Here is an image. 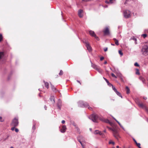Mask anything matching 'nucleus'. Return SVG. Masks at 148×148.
Segmentation results:
<instances>
[{
  "label": "nucleus",
  "instance_id": "9",
  "mask_svg": "<svg viewBox=\"0 0 148 148\" xmlns=\"http://www.w3.org/2000/svg\"><path fill=\"white\" fill-rule=\"evenodd\" d=\"M83 42L86 44V47L87 49L89 51H90L92 50L91 47L90 46L89 43L85 40V41H83Z\"/></svg>",
  "mask_w": 148,
  "mask_h": 148
},
{
  "label": "nucleus",
  "instance_id": "10",
  "mask_svg": "<svg viewBox=\"0 0 148 148\" xmlns=\"http://www.w3.org/2000/svg\"><path fill=\"white\" fill-rule=\"evenodd\" d=\"M57 106L58 108L60 110L62 106V101L60 99L58 100V101L57 104Z\"/></svg>",
  "mask_w": 148,
  "mask_h": 148
},
{
  "label": "nucleus",
  "instance_id": "8",
  "mask_svg": "<svg viewBox=\"0 0 148 148\" xmlns=\"http://www.w3.org/2000/svg\"><path fill=\"white\" fill-rule=\"evenodd\" d=\"M78 106L80 107H86L88 106V104L87 103H84L83 101H79L78 102Z\"/></svg>",
  "mask_w": 148,
  "mask_h": 148
},
{
  "label": "nucleus",
  "instance_id": "28",
  "mask_svg": "<svg viewBox=\"0 0 148 148\" xmlns=\"http://www.w3.org/2000/svg\"><path fill=\"white\" fill-rule=\"evenodd\" d=\"M111 86H112L113 90L116 92V91H117V90L113 86L112 84Z\"/></svg>",
  "mask_w": 148,
  "mask_h": 148
},
{
  "label": "nucleus",
  "instance_id": "29",
  "mask_svg": "<svg viewBox=\"0 0 148 148\" xmlns=\"http://www.w3.org/2000/svg\"><path fill=\"white\" fill-rule=\"evenodd\" d=\"M76 128L77 129V132H79V134H80L81 132H80L79 129L78 127H76Z\"/></svg>",
  "mask_w": 148,
  "mask_h": 148
},
{
  "label": "nucleus",
  "instance_id": "34",
  "mask_svg": "<svg viewBox=\"0 0 148 148\" xmlns=\"http://www.w3.org/2000/svg\"><path fill=\"white\" fill-rule=\"evenodd\" d=\"M111 75L112 76L116 78H117V77L113 73H111Z\"/></svg>",
  "mask_w": 148,
  "mask_h": 148
},
{
  "label": "nucleus",
  "instance_id": "45",
  "mask_svg": "<svg viewBox=\"0 0 148 148\" xmlns=\"http://www.w3.org/2000/svg\"><path fill=\"white\" fill-rule=\"evenodd\" d=\"M15 131L16 132H18L19 130H18V129L17 128H15Z\"/></svg>",
  "mask_w": 148,
  "mask_h": 148
},
{
  "label": "nucleus",
  "instance_id": "19",
  "mask_svg": "<svg viewBox=\"0 0 148 148\" xmlns=\"http://www.w3.org/2000/svg\"><path fill=\"white\" fill-rule=\"evenodd\" d=\"M113 40L115 41V44L116 45H119V41L118 40H117L115 38H113Z\"/></svg>",
  "mask_w": 148,
  "mask_h": 148
},
{
  "label": "nucleus",
  "instance_id": "25",
  "mask_svg": "<svg viewBox=\"0 0 148 148\" xmlns=\"http://www.w3.org/2000/svg\"><path fill=\"white\" fill-rule=\"evenodd\" d=\"M116 94L119 96L121 97L122 98V96H121V93L118 92L117 91H116Z\"/></svg>",
  "mask_w": 148,
  "mask_h": 148
},
{
  "label": "nucleus",
  "instance_id": "55",
  "mask_svg": "<svg viewBox=\"0 0 148 148\" xmlns=\"http://www.w3.org/2000/svg\"><path fill=\"white\" fill-rule=\"evenodd\" d=\"M65 123V121L64 120H62V124H64Z\"/></svg>",
  "mask_w": 148,
  "mask_h": 148
},
{
  "label": "nucleus",
  "instance_id": "2",
  "mask_svg": "<svg viewBox=\"0 0 148 148\" xmlns=\"http://www.w3.org/2000/svg\"><path fill=\"white\" fill-rule=\"evenodd\" d=\"M136 101L138 105L140 108H145L148 114V109L143 103H141L138 99H136Z\"/></svg>",
  "mask_w": 148,
  "mask_h": 148
},
{
  "label": "nucleus",
  "instance_id": "38",
  "mask_svg": "<svg viewBox=\"0 0 148 148\" xmlns=\"http://www.w3.org/2000/svg\"><path fill=\"white\" fill-rule=\"evenodd\" d=\"M119 54L121 56H122L123 55V53L121 51L119 50Z\"/></svg>",
  "mask_w": 148,
  "mask_h": 148
},
{
  "label": "nucleus",
  "instance_id": "15",
  "mask_svg": "<svg viewBox=\"0 0 148 148\" xmlns=\"http://www.w3.org/2000/svg\"><path fill=\"white\" fill-rule=\"evenodd\" d=\"M83 12V10H79L78 11V14L79 16L80 17H82L83 15L81 14V13Z\"/></svg>",
  "mask_w": 148,
  "mask_h": 148
},
{
  "label": "nucleus",
  "instance_id": "42",
  "mask_svg": "<svg viewBox=\"0 0 148 148\" xmlns=\"http://www.w3.org/2000/svg\"><path fill=\"white\" fill-rule=\"evenodd\" d=\"M35 124H33V126L32 128V129L34 130L35 129Z\"/></svg>",
  "mask_w": 148,
  "mask_h": 148
},
{
  "label": "nucleus",
  "instance_id": "47",
  "mask_svg": "<svg viewBox=\"0 0 148 148\" xmlns=\"http://www.w3.org/2000/svg\"><path fill=\"white\" fill-rule=\"evenodd\" d=\"M133 40H134L135 41V43L136 44V38H133Z\"/></svg>",
  "mask_w": 148,
  "mask_h": 148
},
{
  "label": "nucleus",
  "instance_id": "50",
  "mask_svg": "<svg viewBox=\"0 0 148 148\" xmlns=\"http://www.w3.org/2000/svg\"><path fill=\"white\" fill-rule=\"evenodd\" d=\"M2 118L1 116H0V121L1 122L3 121V120H2Z\"/></svg>",
  "mask_w": 148,
  "mask_h": 148
},
{
  "label": "nucleus",
  "instance_id": "6",
  "mask_svg": "<svg viewBox=\"0 0 148 148\" xmlns=\"http://www.w3.org/2000/svg\"><path fill=\"white\" fill-rule=\"evenodd\" d=\"M89 118L91 119L93 122H97V120L98 118V115L95 114H93L90 116L89 117Z\"/></svg>",
  "mask_w": 148,
  "mask_h": 148
},
{
  "label": "nucleus",
  "instance_id": "60",
  "mask_svg": "<svg viewBox=\"0 0 148 148\" xmlns=\"http://www.w3.org/2000/svg\"><path fill=\"white\" fill-rule=\"evenodd\" d=\"M79 143H80V144H81V145H82V144H82V142H81V141L80 142H79Z\"/></svg>",
  "mask_w": 148,
  "mask_h": 148
},
{
  "label": "nucleus",
  "instance_id": "18",
  "mask_svg": "<svg viewBox=\"0 0 148 148\" xmlns=\"http://www.w3.org/2000/svg\"><path fill=\"white\" fill-rule=\"evenodd\" d=\"M43 82L45 83V86L47 89H48L49 88V83L47 82H45L44 80Z\"/></svg>",
  "mask_w": 148,
  "mask_h": 148
},
{
  "label": "nucleus",
  "instance_id": "24",
  "mask_svg": "<svg viewBox=\"0 0 148 148\" xmlns=\"http://www.w3.org/2000/svg\"><path fill=\"white\" fill-rule=\"evenodd\" d=\"M71 123L74 127H75V128H76V127H77V124L75 123L74 122H71Z\"/></svg>",
  "mask_w": 148,
  "mask_h": 148
},
{
  "label": "nucleus",
  "instance_id": "14",
  "mask_svg": "<svg viewBox=\"0 0 148 148\" xmlns=\"http://www.w3.org/2000/svg\"><path fill=\"white\" fill-rule=\"evenodd\" d=\"M50 101L52 102L53 104L55 103V99L54 96H51L49 99Z\"/></svg>",
  "mask_w": 148,
  "mask_h": 148
},
{
  "label": "nucleus",
  "instance_id": "32",
  "mask_svg": "<svg viewBox=\"0 0 148 148\" xmlns=\"http://www.w3.org/2000/svg\"><path fill=\"white\" fill-rule=\"evenodd\" d=\"M147 34H144L142 35V36H143V37L145 38V37H146L147 36Z\"/></svg>",
  "mask_w": 148,
  "mask_h": 148
},
{
  "label": "nucleus",
  "instance_id": "7",
  "mask_svg": "<svg viewBox=\"0 0 148 148\" xmlns=\"http://www.w3.org/2000/svg\"><path fill=\"white\" fill-rule=\"evenodd\" d=\"M91 66L94 69L97 70L99 73L101 74L102 73V70L99 67L95 64H92V63H91Z\"/></svg>",
  "mask_w": 148,
  "mask_h": 148
},
{
  "label": "nucleus",
  "instance_id": "35",
  "mask_svg": "<svg viewBox=\"0 0 148 148\" xmlns=\"http://www.w3.org/2000/svg\"><path fill=\"white\" fill-rule=\"evenodd\" d=\"M134 65L135 66H139V65L136 62L134 63Z\"/></svg>",
  "mask_w": 148,
  "mask_h": 148
},
{
  "label": "nucleus",
  "instance_id": "31",
  "mask_svg": "<svg viewBox=\"0 0 148 148\" xmlns=\"http://www.w3.org/2000/svg\"><path fill=\"white\" fill-rule=\"evenodd\" d=\"M139 79L141 80L142 82H144V79L142 77H139Z\"/></svg>",
  "mask_w": 148,
  "mask_h": 148
},
{
  "label": "nucleus",
  "instance_id": "59",
  "mask_svg": "<svg viewBox=\"0 0 148 148\" xmlns=\"http://www.w3.org/2000/svg\"><path fill=\"white\" fill-rule=\"evenodd\" d=\"M82 147L83 148H85V146H84L82 144Z\"/></svg>",
  "mask_w": 148,
  "mask_h": 148
},
{
  "label": "nucleus",
  "instance_id": "57",
  "mask_svg": "<svg viewBox=\"0 0 148 148\" xmlns=\"http://www.w3.org/2000/svg\"><path fill=\"white\" fill-rule=\"evenodd\" d=\"M44 108L45 110H47V106H44Z\"/></svg>",
  "mask_w": 148,
  "mask_h": 148
},
{
  "label": "nucleus",
  "instance_id": "48",
  "mask_svg": "<svg viewBox=\"0 0 148 148\" xmlns=\"http://www.w3.org/2000/svg\"><path fill=\"white\" fill-rule=\"evenodd\" d=\"M104 59V58L103 57H102L100 58V60L101 61L102 60Z\"/></svg>",
  "mask_w": 148,
  "mask_h": 148
},
{
  "label": "nucleus",
  "instance_id": "22",
  "mask_svg": "<svg viewBox=\"0 0 148 148\" xmlns=\"http://www.w3.org/2000/svg\"><path fill=\"white\" fill-rule=\"evenodd\" d=\"M51 88L52 89V90L53 91H55L56 90V88L54 87V86L52 85L51 83Z\"/></svg>",
  "mask_w": 148,
  "mask_h": 148
},
{
  "label": "nucleus",
  "instance_id": "39",
  "mask_svg": "<svg viewBox=\"0 0 148 148\" xmlns=\"http://www.w3.org/2000/svg\"><path fill=\"white\" fill-rule=\"evenodd\" d=\"M99 131L98 130H96L94 132V133L95 134H99Z\"/></svg>",
  "mask_w": 148,
  "mask_h": 148
},
{
  "label": "nucleus",
  "instance_id": "20",
  "mask_svg": "<svg viewBox=\"0 0 148 148\" xmlns=\"http://www.w3.org/2000/svg\"><path fill=\"white\" fill-rule=\"evenodd\" d=\"M103 78L104 79H105V80L106 81L108 85L109 86H110L112 85V84H111V83H109L107 79H106V78H105L104 77H103Z\"/></svg>",
  "mask_w": 148,
  "mask_h": 148
},
{
  "label": "nucleus",
  "instance_id": "53",
  "mask_svg": "<svg viewBox=\"0 0 148 148\" xmlns=\"http://www.w3.org/2000/svg\"><path fill=\"white\" fill-rule=\"evenodd\" d=\"M143 99L145 100H146L147 99V97H143Z\"/></svg>",
  "mask_w": 148,
  "mask_h": 148
},
{
  "label": "nucleus",
  "instance_id": "52",
  "mask_svg": "<svg viewBox=\"0 0 148 148\" xmlns=\"http://www.w3.org/2000/svg\"><path fill=\"white\" fill-rule=\"evenodd\" d=\"M84 2H87L90 1H91V0H82Z\"/></svg>",
  "mask_w": 148,
  "mask_h": 148
},
{
  "label": "nucleus",
  "instance_id": "64",
  "mask_svg": "<svg viewBox=\"0 0 148 148\" xmlns=\"http://www.w3.org/2000/svg\"><path fill=\"white\" fill-rule=\"evenodd\" d=\"M121 127V128H122L123 130H124V128L123 127V126H122V127Z\"/></svg>",
  "mask_w": 148,
  "mask_h": 148
},
{
  "label": "nucleus",
  "instance_id": "40",
  "mask_svg": "<svg viewBox=\"0 0 148 148\" xmlns=\"http://www.w3.org/2000/svg\"><path fill=\"white\" fill-rule=\"evenodd\" d=\"M94 37H95V38L98 40H99V38L97 37L96 35H95L94 36Z\"/></svg>",
  "mask_w": 148,
  "mask_h": 148
},
{
  "label": "nucleus",
  "instance_id": "1",
  "mask_svg": "<svg viewBox=\"0 0 148 148\" xmlns=\"http://www.w3.org/2000/svg\"><path fill=\"white\" fill-rule=\"evenodd\" d=\"M142 54L144 56H146L148 55V46L145 45L141 49Z\"/></svg>",
  "mask_w": 148,
  "mask_h": 148
},
{
  "label": "nucleus",
  "instance_id": "23",
  "mask_svg": "<svg viewBox=\"0 0 148 148\" xmlns=\"http://www.w3.org/2000/svg\"><path fill=\"white\" fill-rule=\"evenodd\" d=\"M3 56V52H0V59H1Z\"/></svg>",
  "mask_w": 148,
  "mask_h": 148
},
{
  "label": "nucleus",
  "instance_id": "16",
  "mask_svg": "<svg viewBox=\"0 0 148 148\" xmlns=\"http://www.w3.org/2000/svg\"><path fill=\"white\" fill-rule=\"evenodd\" d=\"M89 34L91 36L93 37L96 35L94 32L91 30L89 31Z\"/></svg>",
  "mask_w": 148,
  "mask_h": 148
},
{
  "label": "nucleus",
  "instance_id": "26",
  "mask_svg": "<svg viewBox=\"0 0 148 148\" xmlns=\"http://www.w3.org/2000/svg\"><path fill=\"white\" fill-rule=\"evenodd\" d=\"M115 120V121L118 123L121 127H122V125L117 120H116L115 118H113Z\"/></svg>",
  "mask_w": 148,
  "mask_h": 148
},
{
  "label": "nucleus",
  "instance_id": "4",
  "mask_svg": "<svg viewBox=\"0 0 148 148\" xmlns=\"http://www.w3.org/2000/svg\"><path fill=\"white\" fill-rule=\"evenodd\" d=\"M109 129L112 131L113 132V135L114 137L116 139H118L119 137V135L118 134L117 131L115 128H112L111 127L109 128Z\"/></svg>",
  "mask_w": 148,
  "mask_h": 148
},
{
  "label": "nucleus",
  "instance_id": "13",
  "mask_svg": "<svg viewBox=\"0 0 148 148\" xmlns=\"http://www.w3.org/2000/svg\"><path fill=\"white\" fill-rule=\"evenodd\" d=\"M66 129V125H64L62 126V129L60 130V131L61 132L64 133Z\"/></svg>",
  "mask_w": 148,
  "mask_h": 148
},
{
  "label": "nucleus",
  "instance_id": "5",
  "mask_svg": "<svg viewBox=\"0 0 148 148\" xmlns=\"http://www.w3.org/2000/svg\"><path fill=\"white\" fill-rule=\"evenodd\" d=\"M18 119L16 118H15L12 120L11 125L12 127H16L18 125Z\"/></svg>",
  "mask_w": 148,
  "mask_h": 148
},
{
  "label": "nucleus",
  "instance_id": "37",
  "mask_svg": "<svg viewBox=\"0 0 148 148\" xmlns=\"http://www.w3.org/2000/svg\"><path fill=\"white\" fill-rule=\"evenodd\" d=\"M136 74L137 75H139L140 74L139 70L138 69H136Z\"/></svg>",
  "mask_w": 148,
  "mask_h": 148
},
{
  "label": "nucleus",
  "instance_id": "56",
  "mask_svg": "<svg viewBox=\"0 0 148 148\" xmlns=\"http://www.w3.org/2000/svg\"><path fill=\"white\" fill-rule=\"evenodd\" d=\"M8 137L5 138L4 139V141H5V140H6L7 139H8Z\"/></svg>",
  "mask_w": 148,
  "mask_h": 148
},
{
  "label": "nucleus",
  "instance_id": "3",
  "mask_svg": "<svg viewBox=\"0 0 148 148\" xmlns=\"http://www.w3.org/2000/svg\"><path fill=\"white\" fill-rule=\"evenodd\" d=\"M123 14L125 18H130L131 17V12L128 10H126L124 11Z\"/></svg>",
  "mask_w": 148,
  "mask_h": 148
},
{
  "label": "nucleus",
  "instance_id": "61",
  "mask_svg": "<svg viewBox=\"0 0 148 148\" xmlns=\"http://www.w3.org/2000/svg\"><path fill=\"white\" fill-rule=\"evenodd\" d=\"M77 82H78V83H79L80 84H81V83H80V81L79 80H77Z\"/></svg>",
  "mask_w": 148,
  "mask_h": 148
},
{
  "label": "nucleus",
  "instance_id": "11",
  "mask_svg": "<svg viewBox=\"0 0 148 148\" xmlns=\"http://www.w3.org/2000/svg\"><path fill=\"white\" fill-rule=\"evenodd\" d=\"M99 119L101 121L103 122H105V123H108L110 124H111V123L110 122V121L108 119H105L103 118H99Z\"/></svg>",
  "mask_w": 148,
  "mask_h": 148
},
{
  "label": "nucleus",
  "instance_id": "21",
  "mask_svg": "<svg viewBox=\"0 0 148 148\" xmlns=\"http://www.w3.org/2000/svg\"><path fill=\"white\" fill-rule=\"evenodd\" d=\"M126 93L127 94H128L130 92V89L129 87L127 86H126Z\"/></svg>",
  "mask_w": 148,
  "mask_h": 148
},
{
  "label": "nucleus",
  "instance_id": "58",
  "mask_svg": "<svg viewBox=\"0 0 148 148\" xmlns=\"http://www.w3.org/2000/svg\"><path fill=\"white\" fill-rule=\"evenodd\" d=\"M107 63V61H105L104 62V64H106Z\"/></svg>",
  "mask_w": 148,
  "mask_h": 148
},
{
  "label": "nucleus",
  "instance_id": "43",
  "mask_svg": "<svg viewBox=\"0 0 148 148\" xmlns=\"http://www.w3.org/2000/svg\"><path fill=\"white\" fill-rule=\"evenodd\" d=\"M81 137V136H79L77 137V140L79 142L81 141L80 140L79 138H80Z\"/></svg>",
  "mask_w": 148,
  "mask_h": 148
},
{
  "label": "nucleus",
  "instance_id": "49",
  "mask_svg": "<svg viewBox=\"0 0 148 148\" xmlns=\"http://www.w3.org/2000/svg\"><path fill=\"white\" fill-rule=\"evenodd\" d=\"M12 127L11 128V130H12V131H13L14 129H15V127Z\"/></svg>",
  "mask_w": 148,
  "mask_h": 148
},
{
  "label": "nucleus",
  "instance_id": "51",
  "mask_svg": "<svg viewBox=\"0 0 148 148\" xmlns=\"http://www.w3.org/2000/svg\"><path fill=\"white\" fill-rule=\"evenodd\" d=\"M108 48L107 47L105 48L104 49V50L105 51H107Z\"/></svg>",
  "mask_w": 148,
  "mask_h": 148
},
{
  "label": "nucleus",
  "instance_id": "54",
  "mask_svg": "<svg viewBox=\"0 0 148 148\" xmlns=\"http://www.w3.org/2000/svg\"><path fill=\"white\" fill-rule=\"evenodd\" d=\"M133 139L134 141V142L136 144L137 143V141H136V140L134 138H133Z\"/></svg>",
  "mask_w": 148,
  "mask_h": 148
},
{
  "label": "nucleus",
  "instance_id": "36",
  "mask_svg": "<svg viewBox=\"0 0 148 148\" xmlns=\"http://www.w3.org/2000/svg\"><path fill=\"white\" fill-rule=\"evenodd\" d=\"M136 144V145H137V146L139 148L140 147V143H137Z\"/></svg>",
  "mask_w": 148,
  "mask_h": 148
},
{
  "label": "nucleus",
  "instance_id": "44",
  "mask_svg": "<svg viewBox=\"0 0 148 148\" xmlns=\"http://www.w3.org/2000/svg\"><path fill=\"white\" fill-rule=\"evenodd\" d=\"M86 107H88V109H89L90 110H92V108L91 107H90L88 105V106H87Z\"/></svg>",
  "mask_w": 148,
  "mask_h": 148
},
{
  "label": "nucleus",
  "instance_id": "12",
  "mask_svg": "<svg viewBox=\"0 0 148 148\" xmlns=\"http://www.w3.org/2000/svg\"><path fill=\"white\" fill-rule=\"evenodd\" d=\"M103 32H104L105 35H108L110 34L109 29L108 27L106 28L103 31Z\"/></svg>",
  "mask_w": 148,
  "mask_h": 148
},
{
  "label": "nucleus",
  "instance_id": "62",
  "mask_svg": "<svg viewBox=\"0 0 148 148\" xmlns=\"http://www.w3.org/2000/svg\"><path fill=\"white\" fill-rule=\"evenodd\" d=\"M111 45H113V46H114L115 45L114 44H112V43L111 44Z\"/></svg>",
  "mask_w": 148,
  "mask_h": 148
},
{
  "label": "nucleus",
  "instance_id": "27",
  "mask_svg": "<svg viewBox=\"0 0 148 148\" xmlns=\"http://www.w3.org/2000/svg\"><path fill=\"white\" fill-rule=\"evenodd\" d=\"M109 144H112L113 145H114L115 144V143L112 141L111 140H110L109 142Z\"/></svg>",
  "mask_w": 148,
  "mask_h": 148
},
{
  "label": "nucleus",
  "instance_id": "33",
  "mask_svg": "<svg viewBox=\"0 0 148 148\" xmlns=\"http://www.w3.org/2000/svg\"><path fill=\"white\" fill-rule=\"evenodd\" d=\"M63 72L62 71V70H61L60 71V73H59V75H63Z\"/></svg>",
  "mask_w": 148,
  "mask_h": 148
},
{
  "label": "nucleus",
  "instance_id": "30",
  "mask_svg": "<svg viewBox=\"0 0 148 148\" xmlns=\"http://www.w3.org/2000/svg\"><path fill=\"white\" fill-rule=\"evenodd\" d=\"M3 37L1 34H0V42H1L2 40Z\"/></svg>",
  "mask_w": 148,
  "mask_h": 148
},
{
  "label": "nucleus",
  "instance_id": "46",
  "mask_svg": "<svg viewBox=\"0 0 148 148\" xmlns=\"http://www.w3.org/2000/svg\"><path fill=\"white\" fill-rule=\"evenodd\" d=\"M99 134L100 135H103V133H101V132H99Z\"/></svg>",
  "mask_w": 148,
  "mask_h": 148
},
{
  "label": "nucleus",
  "instance_id": "63",
  "mask_svg": "<svg viewBox=\"0 0 148 148\" xmlns=\"http://www.w3.org/2000/svg\"><path fill=\"white\" fill-rule=\"evenodd\" d=\"M116 148H119V146H116Z\"/></svg>",
  "mask_w": 148,
  "mask_h": 148
},
{
  "label": "nucleus",
  "instance_id": "17",
  "mask_svg": "<svg viewBox=\"0 0 148 148\" xmlns=\"http://www.w3.org/2000/svg\"><path fill=\"white\" fill-rule=\"evenodd\" d=\"M115 0H109V1L106 0L105 1V3L108 4H112L113 3V1Z\"/></svg>",
  "mask_w": 148,
  "mask_h": 148
},
{
  "label": "nucleus",
  "instance_id": "41",
  "mask_svg": "<svg viewBox=\"0 0 148 148\" xmlns=\"http://www.w3.org/2000/svg\"><path fill=\"white\" fill-rule=\"evenodd\" d=\"M133 1L134 0H126L124 4H126V3H127L129 1Z\"/></svg>",
  "mask_w": 148,
  "mask_h": 148
}]
</instances>
